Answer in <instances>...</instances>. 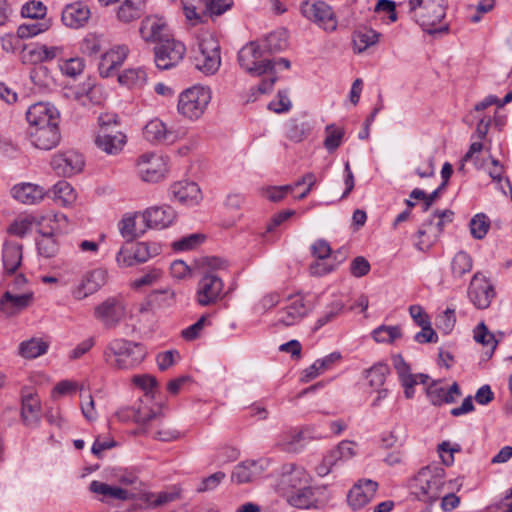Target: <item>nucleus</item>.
<instances>
[{"label": "nucleus", "mask_w": 512, "mask_h": 512, "mask_svg": "<svg viewBox=\"0 0 512 512\" xmlns=\"http://www.w3.org/2000/svg\"><path fill=\"white\" fill-rule=\"evenodd\" d=\"M265 50H262L256 42H249L238 52V62L248 73L260 76L267 72H273L272 60L262 59Z\"/></svg>", "instance_id": "423d86ee"}, {"label": "nucleus", "mask_w": 512, "mask_h": 512, "mask_svg": "<svg viewBox=\"0 0 512 512\" xmlns=\"http://www.w3.org/2000/svg\"><path fill=\"white\" fill-rule=\"evenodd\" d=\"M301 12L304 17L326 31L332 32L337 28L336 15L332 7L324 1H305L301 4Z\"/></svg>", "instance_id": "1a4fd4ad"}, {"label": "nucleus", "mask_w": 512, "mask_h": 512, "mask_svg": "<svg viewBox=\"0 0 512 512\" xmlns=\"http://www.w3.org/2000/svg\"><path fill=\"white\" fill-rule=\"evenodd\" d=\"M223 289V280L215 272H203L196 290L197 304L206 307L218 303L225 296Z\"/></svg>", "instance_id": "0eeeda50"}, {"label": "nucleus", "mask_w": 512, "mask_h": 512, "mask_svg": "<svg viewBox=\"0 0 512 512\" xmlns=\"http://www.w3.org/2000/svg\"><path fill=\"white\" fill-rule=\"evenodd\" d=\"M60 69L63 74L75 77L83 72L84 62L80 58H70L60 64Z\"/></svg>", "instance_id": "69168bd1"}, {"label": "nucleus", "mask_w": 512, "mask_h": 512, "mask_svg": "<svg viewBox=\"0 0 512 512\" xmlns=\"http://www.w3.org/2000/svg\"><path fill=\"white\" fill-rule=\"evenodd\" d=\"M427 397L433 405L446 403V389L438 382H432L426 388Z\"/></svg>", "instance_id": "e2e57ef3"}, {"label": "nucleus", "mask_w": 512, "mask_h": 512, "mask_svg": "<svg viewBox=\"0 0 512 512\" xmlns=\"http://www.w3.org/2000/svg\"><path fill=\"white\" fill-rule=\"evenodd\" d=\"M380 37H381V34L371 28H367V27L359 28L358 30H356L353 33L352 40H353L354 50L357 53H362L370 46L377 44Z\"/></svg>", "instance_id": "c9c22d12"}, {"label": "nucleus", "mask_w": 512, "mask_h": 512, "mask_svg": "<svg viewBox=\"0 0 512 512\" xmlns=\"http://www.w3.org/2000/svg\"><path fill=\"white\" fill-rule=\"evenodd\" d=\"M48 344L41 339L32 338L19 345V354L27 359L36 358L46 353Z\"/></svg>", "instance_id": "a19ab883"}, {"label": "nucleus", "mask_w": 512, "mask_h": 512, "mask_svg": "<svg viewBox=\"0 0 512 512\" xmlns=\"http://www.w3.org/2000/svg\"><path fill=\"white\" fill-rule=\"evenodd\" d=\"M211 98V91L208 87L192 86L179 95L177 111L189 120H197L204 114Z\"/></svg>", "instance_id": "20e7f679"}, {"label": "nucleus", "mask_w": 512, "mask_h": 512, "mask_svg": "<svg viewBox=\"0 0 512 512\" xmlns=\"http://www.w3.org/2000/svg\"><path fill=\"white\" fill-rule=\"evenodd\" d=\"M30 78L39 88H50L54 84L49 69L44 65L35 66L30 72Z\"/></svg>", "instance_id": "603ef678"}, {"label": "nucleus", "mask_w": 512, "mask_h": 512, "mask_svg": "<svg viewBox=\"0 0 512 512\" xmlns=\"http://www.w3.org/2000/svg\"><path fill=\"white\" fill-rule=\"evenodd\" d=\"M343 307L344 305L339 301L331 303L328 306V310L318 318L314 329L317 330L335 319L341 313Z\"/></svg>", "instance_id": "0e129e2a"}, {"label": "nucleus", "mask_w": 512, "mask_h": 512, "mask_svg": "<svg viewBox=\"0 0 512 512\" xmlns=\"http://www.w3.org/2000/svg\"><path fill=\"white\" fill-rule=\"evenodd\" d=\"M142 217L146 227L163 229L173 223L176 212L168 205L154 206L146 209Z\"/></svg>", "instance_id": "412c9836"}, {"label": "nucleus", "mask_w": 512, "mask_h": 512, "mask_svg": "<svg viewBox=\"0 0 512 512\" xmlns=\"http://www.w3.org/2000/svg\"><path fill=\"white\" fill-rule=\"evenodd\" d=\"M139 33L145 42L158 44L171 37L167 22L157 15L146 16L141 21Z\"/></svg>", "instance_id": "f3484780"}, {"label": "nucleus", "mask_w": 512, "mask_h": 512, "mask_svg": "<svg viewBox=\"0 0 512 512\" xmlns=\"http://www.w3.org/2000/svg\"><path fill=\"white\" fill-rule=\"evenodd\" d=\"M105 281L106 271L102 269H95L87 273L74 291V297L79 300L86 298L98 291L105 284Z\"/></svg>", "instance_id": "c85d7f7f"}, {"label": "nucleus", "mask_w": 512, "mask_h": 512, "mask_svg": "<svg viewBox=\"0 0 512 512\" xmlns=\"http://www.w3.org/2000/svg\"><path fill=\"white\" fill-rule=\"evenodd\" d=\"M28 134L32 145L40 150H51L61 140L59 127L29 128Z\"/></svg>", "instance_id": "bb28decb"}, {"label": "nucleus", "mask_w": 512, "mask_h": 512, "mask_svg": "<svg viewBox=\"0 0 512 512\" xmlns=\"http://www.w3.org/2000/svg\"><path fill=\"white\" fill-rule=\"evenodd\" d=\"M469 226L475 239H483L489 230L490 220L484 213H478L470 220Z\"/></svg>", "instance_id": "3c124183"}, {"label": "nucleus", "mask_w": 512, "mask_h": 512, "mask_svg": "<svg viewBox=\"0 0 512 512\" xmlns=\"http://www.w3.org/2000/svg\"><path fill=\"white\" fill-rule=\"evenodd\" d=\"M453 215L449 209L435 211L433 217L425 221L417 232L419 238H426L417 242V248L421 251L429 249L442 233L445 223L452 221Z\"/></svg>", "instance_id": "6e6552de"}, {"label": "nucleus", "mask_w": 512, "mask_h": 512, "mask_svg": "<svg viewBox=\"0 0 512 512\" xmlns=\"http://www.w3.org/2000/svg\"><path fill=\"white\" fill-rule=\"evenodd\" d=\"M389 373V367L386 364H376L367 370L366 377L368 379L369 385L378 389L383 386L385 383L386 375Z\"/></svg>", "instance_id": "864d4df0"}, {"label": "nucleus", "mask_w": 512, "mask_h": 512, "mask_svg": "<svg viewBox=\"0 0 512 512\" xmlns=\"http://www.w3.org/2000/svg\"><path fill=\"white\" fill-rule=\"evenodd\" d=\"M137 169L143 181L158 182L168 171V159L160 154L145 153L138 158Z\"/></svg>", "instance_id": "f8f14e48"}, {"label": "nucleus", "mask_w": 512, "mask_h": 512, "mask_svg": "<svg viewBox=\"0 0 512 512\" xmlns=\"http://www.w3.org/2000/svg\"><path fill=\"white\" fill-rule=\"evenodd\" d=\"M144 137L151 143L172 144L177 139L176 131L168 128L160 119L149 121L143 129Z\"/></svg>", "instance_id": "cd10ccee"}, {"label": "nucleus", "mask_w": 512, "mask_h": 512, "mask_svg": "<svg viewBox=\"0 0 512 512\" xmlns=\"http://www.w3.org/2000/svg\"><path fill=\"white\" fill-rule=\"evenodd\" d=\"M304 439V431L292 429L279 435L277 446L286 452H298L303 446L301 442Z\"/></svg>", "instance_id": "e433bc0d"}, {"label": "nucleus", "mask_w": 512, "mask_h": 512, "mask_svg": "<svg viewBox=\"0 0 512 512\" xmlns=\"http://www.w3.org/2000/svg\"><path fill=\"white\" fill-rule=\"evenodd\" d=\"M263 472V467L258 461H244L235 466L231 480L237 484L253 481Z\"/></svg>", "instance_id": "2f4dec72"}, {"label": "nucleus", "mask_w": 512, "mask_h": 512, "mask_svg": "<svg viewBox=\"0 0 512 512\" xmlns=\"http://www.w3.org/2000/svg\"><path fill=\"white\" fill-rule=\"evenodd\" d=\"M41 237L37 240V248L40 255L51 258L54 257L58 252V243L54 238L55 234L53 231L45 230V227H41L39 230Z\"/></svg>", "instance_id": "ea45409f"}, {"label": "nucleus", "mask_w": 512, "mask_h": 512, "mask_svg": "<svg viewBox=\"0 0 512 512\" xmlns=\"http://www.w3.org/2000/svg\"><path fill=\"white\" fill-rule=\"evenodd\" d=\"M50 28V21L43 20L33 23H23L17 29V36L21 39H28L47 31Z\"/></svg>", "instance_id": "37998d69"}, {"label": "nucleus", "mask_w": 512, "mask_h": 512, "mask_svg": "<svg viewBox=\"0 0 512 512\" xmlns=\"http://www.w3.org/2000/svg\"><path fill=\"white\" fill-rule=\"evenodd\" d=\"M146 0H125L118 8L117 17L121 22L129 23L141 17Z\"/></svg>", "instance_id": "72a5a7b5"}, {"label": "nucleus", "mask_w": 512, "mask_h": 512, "mask_svg": "<svg viewBox=\"0 0 512 512\" xmlns=\"http://www.w3.org/2000/svg\"><path fill=\"white\" fill-rule=\"evenodd\" d=\"M176 302L175 292L170 288L153 290L147 297V305L150 308H167Z\"/></svg>", "instance_id": "4c0bfd02"}, {"label": "nucleus", "mask_w": 512, "mask_h": 512, "mask_svg": "<svg viewBox=\"0 0 512 512\" xmlns=\"http://www.w3.org/2000/svg\"><path fill=\"white\" fill-rule=\"evenodd\" d=\"M119 231L128 241L134 240L144 232L143 229L136 228V215H125L119 223Z\"/></svg>", "instance_id": "de8ad7c7"}, {"label": "nucleus", "mask_w": 512, "mask_h": 512, "mask_svg": "<svg viewBox=\"0 0 512 512\" xmlns=\"http://www.w3.org/2000/svg\"><path fill=\"white\" fill-rule=\"evenodd\" d=\"M474 339L476 342L481 343L485 346H490V354L492 355L493 351L496 349L497 341L495 340L494 334L488 331L486 325L481 322L474 329Z\"/></svg>", "instance_id": "6e6d98bb"}, {"label": "nucleus", "mask_w": 512, "mask_h": 512, "mask_svg": "<svg viewBox=\"0 0 512 512\" xmlns=\"http://www.w3.org/2000/svg\"><path fill=\"white\" fill-rule=\"evenodd\" d=\"M372 336L376 342L389 343L401 337V329L399 326L382 325L372 332Z\"/></svg>", "instance_id": "5fc2aeb1"}, {"label": "nucleus", "mask_w": 512, "mask_h": 512, "mask_svg": "<svg viewBox=\"0 0 512 512\" xmlns=\"http://www.w3.org/2000/svg\"><path fill=\"white\" fill-rule=\"evenodd\" d=\"M444 478L443 468L426 466L410 479L409 487L419 500L431 505L440 498L445 484Z\"/></svg>", "instance_id": "7ed1b4c3"}, {"label": "nucleus", "mask_w": 512, "mask_h": 512, "mask_svg": "<svg viewBox=\"0 0 512 512\" xmlns=\"http://www.w3.org/2000/svg\"><path fill=\"white\" fill-rule=\"evenodd\" d=\"M204 240V236L202 234H191L181 238L178 241L173 242L172 247L174 250L178 251H187L192 250L199 246Z\"/></svg>", "instance_id": "680f3d73"}, {"label": "nucleus", "mask_w": 512, "mask_h": 512, "mask_svg": "<svg viewBox=\"0 0 512 512\" xmlns=\"http://www.w3.org/2000/svg\"><path fill=\"white\" fill-rule=\"evenodd\" d=\"M146 79V71L142 68L126 69L118 76V80L121 84H125L130 87L142 86L146 82Z\"/></svg>", "instance_id": "49530a36"}, {"label": "nucleus", "mask_w": 512, "mask_h": 512, "mask_svg": "<svg viewBox=\"0 0 512 512\" xmlns=\"http://www.w3.org/2000/svg\"><path fill=\"white\" fill-rule=\"evenodd\" d=\"M93 315L105 329H114L126 317V305L121 299L110 297L94 307Z\"/></svg>", "instance_id": "9d476101"}, {"label": "nucleus", "mask_w": 512, "mask_h": 512, "mask_svg": "<svg viewBox=\"0 0 512 512\" xmlns=\"http://www.w3.org/2000/svg\"><path fill=\"white\" fill-rule=\"evenodd\" d=\"M473 261L466 252H458L451 262V270L454 277L461 278L472 269Z\"/></svg>", "instance_id": "c03bdc74"}, {"label": "nucleus", "mask_w": 512, "mask_h": 512, "mask_svg": "<svg viewBox=\"0 0 512 512\" xmlns=\"http://www.w3.org/2000/svg\"><path fill=\"white\" fill-rule=\"evenodd\" d=\"M378 489V483L370 480H359L348 493V503L353 509H360L371 501Z\"/></svg>", "instance_id": "4be33fe9"}, {"label": "nucleus", "mask_w": 512, "mask_h": 512, "mask_svg": "<svg viewBox=\"0 0 512 512\" xmlns=\"http://www.w3.org/2000/svg\"><path fill=\"white\" fill-rule=\"evenodd\" d=\"M456 323L455 310L451 308H447L441 315L437 318V327L444 331L445 333H449Z\"/></svg>", "instance_id": "774afa93"}, {"label": "nucleus", "mask_w": 512, "mask_h": 512, "mask_svg": "<svg viewBox=\"0 0 512 512\" xmlns=\"http://www.w3.org/2000/svg\"><path fill=\"white\" fill-rule=\"evenodd\" d=\"M44 222L56 224V227H52V229L50 230L53 231V234L55 235L66 233L68 231V218L66 217V215L62 213H55L51 216L43 217L41 221L38 222V224L44 227Z\"/></svg>", "instance_id": "052dcab7"}, {"label": "nucleus", "mask_w": 512, "mask_h": 512, "mask_svg": "<svg viewBox=\"0 0 512 512\" xmlns=\"http://www.w3.org/2000/svg\"><path fill=\"white\" fill-rule=\"evenodd\" d=\"M100 120L103 125L96 136L95 144L99 149L107 154H117L123 149V146L126 143V135L120 131L109 130V128L106 127V125L111 121L116 123V119L114 117L107 121L101 117Z\"/></svg>", "instance_id": "dca6fc26"}, {"label": "nucleus", "mask_w": 512, "mask_h": 512, "mask_svg": "<svg viewBox=\"0 0 512 512\" xmlns=\"http://www.w3.org/2000/svg\"><path fill=\"white\" fill-rule=\"evenodd\" d=\"M185 53V45L170 37L155 46L154 61L159 69L168 70L176 66L183 59Z\"/></svg>", "instance_id": "9b49d317"}, {"label": "nucleus", "mask_w": 512, "mask_h": 512, "mask_svg": "<svg viewBox=\"0 0 512 512\" xmlns=\"http://www.w3.org/2000/svg\"><path fill=\"white\" fill-rule=\"evenodd\" d=\"M308 311L309 309L302 297H292L288 304L278 312L275 326L289 327L295 325L308 314Z\"/></svg>", "instance_id": "a211bd4d"}, {"label": "nucleus", "mask_w": 512, "mask_h": 512, "mask_svg": "<svg viewBox=\"0 0 512 512\" xmlns=\"http://www.w3.org/2000/svg\"><path fill=\"white\" fill-rule=\"evenodd\" d=\"M36 222L35 217L31 215H27L21 218L16 219L10 226H9V233L18 236L23 237L28 232L31 231L32 225Z\"/></svg>", "instance_id": "13d9d810"}, {"label": "nucleus", "mask_w": 512, "mask_h": 512, "mask_svg": "<svg viewBox=\"0 0 512 512\" xmlns=\"http://www.w3.org/2000/svg\"><path fill=\"white\" fill-rule=\"evenodd\" d=\"M345 131L342 127L335 124L327 125L325 128V139L323 142L324 147L330 152L336 151L343 140Z\"/></svg>", "instance_id": "79ce46f5"}, {"label": "nucleus", "mask_w": 512, "mask_h": 512, "mask_svg": "<svg viewBox=\"0 0 512 512\" xmlns=\"http://www.w3.org/2000/svg\"><path fill=\"white\" fill-rule=\"evenodd\" d=\"M46 14L47 7L41 1L31 0L21 8V16L24 18L43 21L46 20Z\"/></svg>", "instance_id": "09e8293b"}, {"label": "nucleus", "mask_w": 512, "mask_h": 512, "mask_svg": "<svg viewBox=\"0 0 512 512\" xmlns=\"http://www.w3.org/2000/svg\"><path fill=\"white\" fill-rule=\"evenodd\" d=\"M287 46V40L285 33L282 31H276L270 33L265 38V50L269 53H277L284 50Z\"/></svg>", "instance_id": "4d7b16f0"}, {"label": "nucleus", "mask_w": 512, "mask_h": 512, "mask_svg": "<svg viewBox=\"0 0 512 512\" xmlns=\"http://www.w3.org/2000/svg\"><path fill=\"white\" fill-rule=\"evenodd\" d=\"M146 354V349L141 343L115 338L106 346L103 357L111 367L131 369L139 365L145 359Z\"/></svg>", "instance_id": "f03ea898"}, {"label": "nucleus", "mask_w": 512, "mask_h": 512, "mask_svg": "<svg viewBox=\"0 0 512 512\" xmlns=\"http://www.w3.org/2000/svg\"><path fill=\"white\" fill-rule=\"evenodd\" d=\"M171 194L181 204L194 206L202 200V193L197 183L192 181H178L171 185Z\"/></svg>", "instance_id": "393cba45"}, {"label": "nucleus", "mask_w": 512, "mask_h": 512, "mask_svg": "<svg viewBox=\"0 0 512 512\" xmlns=\"http://www.w3.org/2000/svg\"><path fill=\"white\" fill-rule=\"evenodd\" d=\"M33 292L14 294L6 291L0 298V311L7 317H12L29 307L33 302Z\"/></svg>", "instance_id": "5701e85b"}, {"label": "nucleus", "mask_w": 512, "mask_h": 512, "mask_svg": "<svg viewBox=\"0 0 512 512\" xmlns=\"http://www.w3.org/2000/svg\"><path fill=\"white\" fill-rule=\"evenodd\" d=\"M117 416L122 421L133 420L139 424H145L152 419L156 418V413L147 410L146 412H142L140 410H136L134 408L124 409L117 412Z\"/></svg>", "instance_id": "8fccbe9b"}, {"label": "nucleus", "mask_w": 512, "mask_h": 512, "mask_svg": "<svg viewBox=\"0 0 512 512\" xmlns=\"http://www.w3.org/2000/svg\"><path fill=\"white\" fill-rule=\"evenodd\" d=\"M42 52L40 46H25L20 53V60L25 65H42Z\"/></svg>", "instance_id": "bf43d9fd"}, {"label": "nucleus", "mask_w": 512, "mask_h": 512, "mask_svg": "<svg viewBox=\"0 0 512 512\" xmlns=\"http://www.w3.org/2000/svg\"><path fill=\"white\" fill-rule=\"evenodd\" d=\"M161 275V270L152 268L146 274L134 280L132 282V287L138 289L143 286H151L161 278Z\"/></svg>", "instance_id": "338daca9"}, {"label": "nucleus", "mask_w": 512, "mask_h": 512, "mask_svg": "<svg viewBox=\"0 0 512 512\" xmlns=\"http://www.w3.org/2000/svg\"><path fill=\"white\" fill-rule=\"evenodd\" d=\"M468 296L478 309H486L490 306L495 296V291L489 280L477 272L473 275L468 288Z\"/></svg>", "instance_id": "4468645a"}, {"label": "nucleus", "mask_w": 512, "mask_h": 512, "mask_svg": "<svg viewBox=\"0 0 512 512\" xmlns=\"http://www.w3.org/2000/svg\"><path fill=\"white\" fill-rule=\"evenodd\" d=\"M21 416L27 426H35L40 420V400L29 393L22 397Z\"/></svg>", "instance_id": "473e14b6"}, {"label": "nucleus", "mask_w": 512, "mask_h": 512, "mask_svg": "<svg viewBox=\"0 0 512 512\" xmlns=\"http://www.w3.org/2000/svg\"><path fill=\"white\" fill-rule=\"evenodd\" d=\"M10 193L14 200L24 205H36L47 194L42 186L30 182L15 184Z\"/></svg>", "instance_id": "aec40b11"}, {"label": "nucleus", "mask_w": 512, "mask_h": 512, "mask_svg": "<svg viewBox=\"0 0 512 512\" xmlns=\"http://www.w3.org/2000/svg\"><path fill=\"white\" fill-rule=\"evenodd\" d=\"M84 157L75 150H67L57 153L51 160L53 170L61 176L70 177L83 170Z\"/></svg>", "instance_id": "2eb2a0df"}, {"label": "nucleus", "mask_w": 512, "mask_h": 512, "mask_svg": "<svg viewBox=\"0 0 512 512\" xmlns=\"http://www.w3.org/2000/svg\"><path fill=\"white\" fill-rule=\"evenodd\" d=\"M59 112L49 103L38 102L31 105L26 113L29 128L58 127Z\"/></svg>", "instance_id": "ddd939ff"}, {"label": "nucleus", "mask_w": 512, "mask_h": 512, "mask_svg": "<svg viewBox=\"0 0 512 512\" xmlns=\"http://www.w3.org/2000/svg\"><path fill=\"white\" fill-rule=\"evenodd\" d=\"M448 7L447 0H409L411 17L429 34L446 33L448 24L442 23Z\"/></svg>", "instance_id": "f257e3e1"}, {"label": "nucleus", "mask_w": 512, "mask_h": 512, "mask_svg": "<svg viewBox=\"0 0 512 512\" xmlns=\"http://www.w3.org/2000/svg\"><path fill=\"white\" fill-rule=\"evenodd\" d=\"M133 251L134 259L140 264L160 254L161 247L157 243L138 242Z\"/></svg>", "instance_id": "a18cd8bd"}, {"label": "nucleus", "mask_w": 512, "mask_h": 512, "mask_svg": "<svg viewBox=\"0 0 512 512\" xmlns=\"http://www.w3.org/2000/svg\"><path fill=\"white\" fill-rule=\"evenodd\" d=\"M129 49L125 45H118L106 51L100 59L98 70L102 77H109L125 61Z\"/></svg>", "instance_id": "b1692460"}, {"label": "nucleus", "mask_w": 512, "mask_h": 512, "mask_svg": "<svg viewBox=\"0 0 512 512\" xmlns=\"http://www.w3.org/2000/svg\"><path fill=\"white\" fill-rule=\"evenodd\" d=\"M137 499L142 501L146 508H157L164 506L180 497V489L173 487L159 493L137 492Z\"/></svg>", "instance_id": "c756f323"}, {"label": "nucleus", "mask_w": 512, "mask_h": 512, "mask_svg": "<svg viewBox=\"0 0 512 512\" xmlns=\"http://www.w3.org/2000/svg\"><path fill=\"white\" fill-rule=\"evenodd\" d=\"M90 15L89 7L83 2L77 1L64 7L61 19L65 26L77 29L87 24Z\"/></svg>", "instance_id": "a878e982"}, {"label": "nucleus", "mask_w": 512, "mask_h": 512, "mask_svg": "<svg viewBox=\"0 0 512 512\" xmlns=\"http://www.w3.org/2000/svg\"><path fill=\"white\" fill-rule=\"evenodd\" d=\"M308 484V475L306 471L293 464L285 466L278 483L279 493L284 496L292 493Z\"/></svg>", "instance_id": "6ab92c4d"}, {"label": "nucleus", "mask_w": 512, "mask_h": 512, "mask_svg": "<svg viewBox=\"0 0 512 512\" xmlns=\"http://www.w3.org/2000/svg\"><path fill=\"white\" fill-rule=\"evenodd\" d=\"M195 66L205 74H214L220 67V45L212 34L203 35L199 41V53L195 56Z\"/></svg>", "instance_id": "39448f33"}, {"label": "nucleus", "mask_w": 512, "mask_h": 512, "mask_svg": "<svg viewBox=\"0 0 512 512\" xmlns=\"http://www.w3.org/2000/svg\"><path fill=\"white\" fill-rule=\"evenodd\" d=\"M283 497L286 498L290 505L300 509H309L314 506L316 502L314 491L308 484Z\"/></svg>", "instance_id": "f704fd0d"}, {"label": "nucleus", "mask_w": 512, "mask_h": 512, "mask_svg": "<svg viewBox=\"0 0 512 512\" xmlns=\"http://www.w3.org/2000/svg\"><path fill=\"white\" fill-rule=\"evenodd\" d=\"M52 199L62 206H69L76 200V193L73 187L65 180L58 181L51 190Z\"/></svg>", "instance_id": "58836bf2"}, {"label": "nucleus", "mask_w": 512, "mask_h": 512, "mask_svg": "<svg viewBox=\"0 0 512 512\" xmlns=\"http://www.w3.org/2000/svg\"><path fill=\"white\" fill-rule=\"evenodd\" d=\"M23 252L22 245L14 242H7L2 249V262L4 274L10 276L14 274L22 263Z\"/></svg>", "instance_id": "7c9ffc66"}]
</instances>
